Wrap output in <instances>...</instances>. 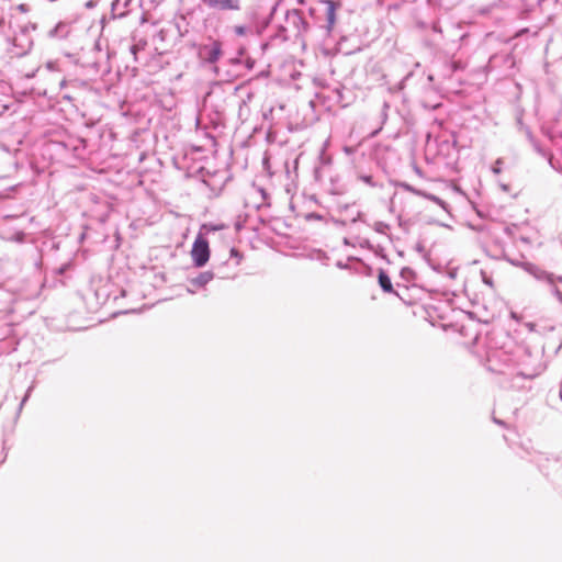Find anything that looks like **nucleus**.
Returning <instances> with one entry per match:
<instances>
[{"mask_svg":"<svg viewBox=\"0 0 562 562\" xmlns=\"http://www.w3.org/2000/svg\"><path fill=\"white\" fill-rule=\"evenodd\" d=\"M530 355L526 351L514 353L505 347H497L491 339L486 345L485 367L488 371L499 374H516L524 379H535L541 373V368H529L526 366Z\"/></svg>","mask_w":562,"mask_h":562,"instance_id":"1","label":"nucleus"},{"mask_svg":"<svg viewBox=\"0 0 562 562\" xmlns=\"http://www.w3.org/2000/svg\"><path fill=\"white\" fill-rule=\"evenodd\" d=\"M4 47L11 58L25 56L33 46L32 37H3Z\"/></svg>","mask_w":562,"mask_h":562,"instance_id":"2","label":"nucleus"},{"mask_svg":"<svg viewBox=\"0 0 562 562\" xmlns=\"http://www.w3.org/2000/svg\"><path fill=\"white\" fill-rule=\"evenodd\" d=\"M192 261L195 267L201 268L205 266V263L210 259V247L209 241L202 235H199L192 246L191 249Z\"/></svg>","mask_w":562,"mask_h":562,"instance_id":"3","label":"nucleus"},{"mask_svg":"<svg viewBox=\"0 0 562 562\" xmlns=\"http://www.w3.org/2000/svg\"><path fill=\"white\" fill-rule=\"evenodd\" d=\"M318 7H319V10L325 15V21H326L325 27H326L327 32L329 33L333 31V29L335 26V23L337 20L336 11L338 8H340V3L336 2L334 0H321L318 2Z\"/></svg>","mask_w":562,"mask_h":562,"instance_id":"4","label":"nucleus"},{"mask_svg":"<svg viewBox=\"0 0 562 562\" xmlns=\"http://www.w3.org/2000/svg\"><path fill=\"white\" fill-rule=\"evenodd\" d=\"M222 54V45L218 41H211L199 48V56L202 60L213 64L218 60Z\"/></svg>","mask_w":562,"mask_h":562,"instance_id":"5","label":"nucleus"},{"mask_svg":"<svg viewBox=\"0 0 562 562\" xmlns=\"http://www.w3.org/2000/svg\"><path fill=\"white\" fill-rule=\"evenodd\" d=\"M518 266L538 281H544L549 284L554 283V277L552 273H549L548 271L541 269L539 266L532 262L524 261L519 262Z\"/></svg>","mask_w":562,"mask_h":562,"instance_id":"6","label":"nucleus"},{"mask_svg":"<svg viewBox=\"0 0 562 562\" xmlns=\"http://www.w3.org/2000/svg\"><path fill=\"white\" fill-rule=\"evenodd\" d=\"M397 186L400 188L404 189L405 191H408L415 195L423 196L427 200H430V201L435 202L436 204H438L440 207H442L445 211H448V204L443 200L438 198L437 195L418 190L407 182H400Z\"/></svg>","mask_w":562,"mask_h":562,"instance_id":"7","label":"nucleus"},{"mask_svg":"<svg viewBox=\"0 0 562 562\" xmlns=\"http://www.w3.org/2000/svg\"><path fill=\"white\" fill-rule=\"evenodd\" d=\"M211 9L220 11H235L240 9V0H202Z\"/></svg>","mask_w":562,"mask_h":562,"instance_id":"8","label":"nucleus"},{"mask_svg":"<svg viewBox=\"0 0 562 562\" xmlns=\"http://www.w3.org/2000/svg\"><path fill=\"white\" fill-rule=\"evenodd\" d=\"M215 277L221 279L225 278L221 276L220 272L214 271H203L200 272L196 277L190 279V284L196 288H204L207 283H210Z\"/></svg>","mask_w":562,"mask_h":562,"instance_id":"9","label":"nucleus"},{"mask_svg":"<svg viewBox=\"0 0 562 562\" xmlns=\"http://www.w3.org/2000/svg\"><path fill=\"white\" fill-rule=\"evenodd\" d=\"M441 71H440V75L442 78L445 79H449L452 77V75L458 71L459 69L462 68L460 61H456V60H446L443 64H442V67H441Z\"/></svg>","mask_w":562,"mask_h":562,"instance_id":"10","label":"nucleus"},{"mask_svg":"<svg viewBox=\"0 0 562 562\" xmlns=\"http://www.w3.org/2000/svg\"><path fill=\"white\" fill-rule=\"evenodd\" d=\"M378 281H379V285L381 286V289L384 292H386V293L393 292L392 281H391L389 274L382 269L379 271Z\"/></svg>","mask_w":562,"mask_h":562,"instance_id":"11","label":"nucleus"},{"mask_svg":"<svg viewBox=\"0 0 562 562\" xmlns=\"http://www.w3.org/2000/svg\"><path fill=\"white\" fill-rule=\"evenodd\" d=\"M288 22L293 23L294 25L302 24L303 29L302 31H307L306 25L307 23L303 21V18L297 11H293L291 14H288Z\"/></svg>","mask_w":562,"mask_h":562,"instance_id":"12","label":"nucleus"},{"mask_svg":"<svg viewBox=\"0 0 562 562\" xmlns=\"http://www.w3.org/2000/svg\"><path fill=\"white\" fill-rule=\"evenodd\" d=\"M373 229L379 234H386L390 225L385 222L378 221L373 224Z\"/></svg>","mask_w":562,"mask_h":562,"instance_id":"13","label":"nucleus"},{"mask_svg":"<svg viewBox=\"0 0 562 562\" xmlns=\"http://www.w3.org/2000/svg\"><path fill=\"white\" fill-rule=\"evenodd\" d=\"M120 5H121V1L120 0H113L112 1V3H111V11H112L113 16H124L125 15V11L119 10Z\"/></svg>","mask_w":562,"mask_h":562,"instance_id":"14","label":"nucleus"},{"mask_svg":"<svg viewBox=\"0 0 562 562\" xmlns=\"http://www.w3.org/2000/svg\"><path fill=\"white\" fill-rule=\"evenodd\" d=\"M101 50H102L101 42H100V37H98V38L92 41L90 52L91 53L100 54Z\"/></svg>","mask_w":562,"mask_h":562,"instance_id":"15","label":"nucleus"},{"mask_svg":"<svg viewBox=\"0 0 562 562\" xmlns=\"http://www.w3.org/2000/svg\"><path fill=\"white\" fill-rule=\"evenodd\" d=\"M502 165H503V159L502 158L496 159V161L492 166V172L495 175H499L502 172Z\"/></svg>","mask_w":562,"mask_h":562,"instance_id":"16","label":"nucleus"},{"mask_svg":"<svg viewBox=\"0 0 562 562\" xmlns=\"http://www.w3.org/2000/svg\"><path fill=\"white\" fill-rule=\"evenodd\" d=\"M46 68L50 71H58L59 70V63L58 60H49L46 63Z\"/></svg>","mask_w":562,"mask_h":562,"instance_id":"17","label":"nucleus"},{"mask_svg":"<svg viewBox=\"0 0 562 562\" xmlns=\"http://www.w3.org/2000/svg\"><path fill=\"white\" fill-rule=\"evenodd\" d=\"M33 389H34V384H32L31 386H29V389H27V391H26V393H25L24 397L22 398V401H21V403H20L19 411H21V409H22V407H23V405L27 402V400H29V397H30V395H31V393H32Z\"/></svg>","mask_w":562,"mask_h":562,"instance_id":"18","label":"nucleus"},{"mask_svg":"<svg viewBox=\"0 0 562 562\" xmlns=\"http://www.w3.org/2000/svg\"><path fill=\"white\" fill-rule=\"evenodd\" d=\"M361 181H363L364 183L371 186V187H374L375 183L373 182V178L372 176H367V175H362L359 177Z\"/></svg>","mask_w":562,"mask_h":562,"instance_id":"19","label":"nucleus"},{"mask_svg":"<svg viewBox=\"0 0 562 562\" xmlns=\"http://www.w3.org/2000/svg\"><path fill=\"white\" fill-rule=\"evenodd\" d=\"M138 49H140V45L139 44H132L130 46V50L134 55L135 60L137 59L136 55H137Z\"/></svg>","mask_w":562,"mask_h":562,"instance_id":"20","label":"nucleus"},{"mask_svg":"<svg viewBox=\"0 0 562 562\" xmlns=\"http://www.w3.org/2000/svg\"><path fill=\"white\" fill-rule=\"evenodd\" d=\"M306 218L307 220L321 221L323 218V216L321 214H317V213H310V214L306 215Z\"/></svg>","mask_w":562,"mask_h":562,"instance_id":"21","label":"nucleus"},{"mask_svg":"<svg viewBox=\"0 0 562 562\" xmlns=\"http://www.w3.org/2000/svg\"><path fill=\"white\" fill-rule=\"evenodd\" d=\"M361 216H362V213L360 211H357L356 214L350 218V221L352 223H356L358 221H362Z\"/></svg>","mask_w":562,"mask_h":562,"instance_id":"22","label":"nucleus"},{"mask_svg":"<svg viewBox=\"0 0 562 562\" xmlns=\"http://www.w3.org/2000/svg\"><path fill=\"white\" fill-rule=\"evenodd\" d=\"M530 32L528 27L521 29L517 31L514 35L520 36V35H527Z\"/></svg>","mask_w":562,"mask_h":562,"instance_id":"23","label":"nucleus"},{"mask_svg":"<svg viewBox=\"0 0 562 562\" xmlns=\"http://www.w3.org/2000/svg\"><path fill=\"white\" fill-rule=\"evenodd\" d=\"M340 41L337 42V45H338V48L337 50L340 52L341 50V45H342V42L346 41L348 37L347 36H344V37H339Z\"/></svg>","mask_w":562,"mask_h":562,"instance_id":"24","label":"nucleus"},{"mask_svg":"<svg viewBox=\"0 0 562 562\" xmlns=\"http://www.w3.org/2000/svg\"><path fill=\"white\" fill-rule=\"evenodd\" d=\"M336 266H337V268H339V269H347V267H348V266H347L346 263H344L342 261H337V262H336Z\"/></svg>","mask_w":562,"mask_h":562,"instance_id":"25","label":"nucleus"},{"mask_svg":"<svg viewBox=\"0 0 562 562\" xmlns=\"http://www.w3.org/2000/svg\"><path fill=\"white\" fill-rule=\"evenodd\" d=\"M499 187L501 189L504 191V192H508L509 191V186L506 184V183H499Z\"/></svg>","mask_w":562,"mask_h":562,"instance_id":"26","label":"nucleus"},{"mask_svg":"<svg viewBox=\"0 0 562 562\" xmlns=\"http://www.w3.org/2000/svg\"><path fill=\"white\" fill-rule=\"evenodd\" d=\"M554 293H555L557 297L559 299V301L562 302V292L559 289L555 288L554 289Z\"/></svg>","mask_w":562,"mask_h":562,"instance_id":"27","label":"nucleus"},{"mask_svg":"<svg viewBox=\"0 0 562 562\" xmlns=\"http://www.w3.org/2000/svg\"><path fill=\"white\" fill-rule=\"evenodd\" d=\"M236 33H237L238 35H243V33H244V27H243V26H237V27H236Z\"/></svg>","mask_w":562,"mask_h":562,"instance_id":"28","label":"nucleus"},{"mask_svg":"<svg viewBox=\"0 0 562 562\" xmlns=\"http://www.w3.org/2000/svg\"><path fill=\"white\" fill-rule=\"evenodd\" d=\"M494 423L497 424V425H501V426H504V422L501 420V419H497V418H493Z\"/></svg>","mask_w":562,"mask_h":562,"instance_id":"29","label":"nucleus"},{"mask_svg":"<svg viewBox=\"0 0 562 562\" xmlns=\"http://www.w3.org/2000/svg\"><path fill=\"white\" fill-rule=\"evenodd\" d=\"M389 109V104L386 102L383 103V115L385 116V111Z\"/></svg>","mask_w":562,"mask_h":562,"instance_id":"30","label":"nucleus"},{"mask_svg":"<svg viewBox=\"0 0 562 562\" xmlns=\"http://www.w3.org/2000/svg\"><path fill=\"white\" fill-rule=\"evenodd\" d=\"M231 255L237 257L238 256V251L235 248H232L231 249Z\"/></svg>","mask_w":562,"mask_h":562,"instance_id":"31","label":"nucleus"},{"mask_svg":"<svg viewBox=\"0 0 562 562\" xmlns=\"http://www.w3.org/2000/svg\"><path fill=\"white\" fill-rule=\"evenodd\" d=\"M317 258L318 259H321V258L327 259V256H326V254L319 252Z\"/></svg>","mask_w":562,"mask_h":562,"instance_id":"32","label":"nucleus"},{"mask_svg":"<svg viewBox=\"0 0 562 562\" xmlns=\"http://www.w3.org/2000/svg\"><path fill=\"white\" fill-rule=\"evenodd\" d=\"M66 85H67V81H66L65 79L60 81V88H61V89H63L64 87H66Z\"/></svg>","mask_w":562,"mask_h":562,"instance_id":"33","label":"nucleus"},{"mask_svg":"<svg viewBox=\"0 0 562 562\" xmlns=\"http://www.w3.org/2000/svg\"><path fill=\"white\" fill-rule=\"evenodd\" d=\"M428 81H429V82H432V81H434V75H431V74H430V75H428Z\"/></svg>","mask_w":562,"mask_h":562,"instance_id":"34","label":"nucleus"},{"mask_svg":"<svg viewBox=\"0 0 562 562\" xmlns=\"http://www.w3.org/2000/svg\"><path fill=\"white\" fill-rule=\"evenodd\" d=\"M345 151H346L347 154H350V153H352V149H351L350 147H345Z\"/></svg>","mask_w":562,"mask_h":562,"instance_id":"35","label":"nucleus"},{"mask_svg":"<svg viewBox=\"0 0 562 562\" xmlns=\"http://www.w3.org/2000/svg\"><path fill=\"white\" fill-rule=\"evenodd\" d=\"M349 209H350V205H348V204H346V205H344V206L341 207V210H344V211H348Z\"/></svg>","mask_w":562,"mask_h":562,"instance_id":"36","label":"nucleus"},{"mask_svg":"<svg viewBox=\"0 0 562 562\" xmlns=\"http://www.w3.org/2000/svg\"><path fill=\"white\" fill-rule=\"evenodd\" d=\"M35 76V71H33L32 74H27L26 77L27 78H33Z\"/></svg>","mask_w":562,"mask_h":562,"instance_id":"37","label":"nucleus"},{"mask_svg":"<svg viewBox=\"0 0 562 562\" xmlns=\"http://www.w3.org/2000/svg\"><path fill=\"white\" fill-rule=\"evenodd\" d=\"M20 9H21L22 11H25V4H21V5H20Z\"/></svg>","mask_w":562,"mask_h":562,"instance_id":"38","label":"nucleus"},{"mask_svg":"<svg viewBox=\"0 0 562 562\" xmlns=\"http://www.w3.org/2000/svg\"><path fill=\"white\" fill-rule=\"evenodd\" d=\"M55 33H56V29L52 30V31L49 32V35H54Z\"/></svg>","mask_w":562,"mask_h":562,"instance_id":"39","label":"nucleus"},{"mask_svg":"<svg viewBox=\"0 0 562 562\" xmlns=\"http://www.w3.org/2000/svg\"><path fill=\"white\" fill-rule=\"evenodd\" d=\"M85 55H86V54L83 53V54H82V57H85ZM80 58H81V56H78V57L76 58V61H79V59H80Z\"/></svg>","mask_w":562,"mask_h":562,"instance_id":"40","label":"nucleus"},{"mask_svg":"<svg viewBox=\"0 0 562 562\" xmlns=\"http://www.w3.org/2000/svg\"><path fill=\"white\" fill-rule=\"evenodd\" d=\"M88 8L92 7V2L89 1L87 4H86Z\"/></svg>","mask_w":562,"mask_h":562,"instance_id":"41","label":"nucleus"},{"mask_svg":"<svg viewBox=\"0 0 562 562\" xmlns=\"http://www.w3.org/2000/svg\"><path fill=\"white\" fill-rule=\"evenodd\" d=\"M98 61H99V58H97V57L92 59V63H98Z\"/></svg>","mask_w":562,"mask_h":562,"instance_id":"42","label":"nucleus"},{"mask_svg":"<svg viewBox=\"0 0 562 562\" xmlns=\"http://www.w3.org/2000/svg\"><path fill=\"white\" fill-rule=\"evenodd\" d=\"M505 231H506V233L510 234V228L509 227H506Z\"/></svg>","mask_w":562,"mask_h":562,"instance_id":"43","label":"nucleus"}]
</instances>
